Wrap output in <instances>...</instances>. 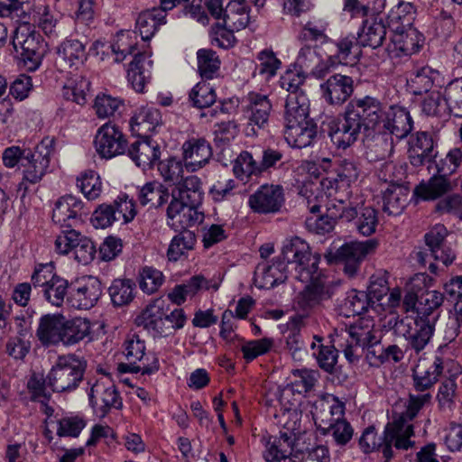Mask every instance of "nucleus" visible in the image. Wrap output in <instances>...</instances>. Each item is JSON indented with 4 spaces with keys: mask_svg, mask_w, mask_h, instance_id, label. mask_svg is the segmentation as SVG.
<instances>
[{
    "mask_svg": "<svg viewBox=\"0 0 462 462\" xmlns=\"http://www.w3.org/2000/svg\"><path fill=\"white\" fill-rule=\"evenodd\" d=\"M167 215V223L175 231L187 230L188 227L198 226L204 220V213L200 210V206L183 205L176 216Z\"/></svg>",
    "mask_w": 462,
    "mask_h": 462,
    "instance_id": "nucleus-41",
    "label": "nucleus"
},
{
    "mask_svg": "<svg viewBox=\"0 0 462 462\" xmlns=\"http://www.w3.org/2000/svg\"><path fill=\"white\" fill-rule=\"evenodd\" d=\"M354 221L356 231L364 236H369L376 231L379 222L378 213L372 207L356 209V217Z\"/></svg>",
    "mask_w": 462,
    "mask_h": 462,
    "instance_id": "nucleus-51",
    "label": "nucleus"
},
{
    "mask_svg": "<svg viewBox=\"0 0 462 462\" xmlns=\"http://www.w3.org/2000/svg\"><path fill=\"white\" fill-rule=\"evenodd\" d=\"M198 68L203 79H213L220 66V60L216 51L209 49H201L197 52Z\"/></svg>",
    "mask_w": 462,
    "mask_h": 462,
    "instance_id": "nucleus-56",
    "label": "nucleus"
},
{
    "mask_svg": "<svg viewBox=\"0 0 462 462\" xmlns=\"http://www.w3.org/2000/svg\"><path fill=\"white\" fill-rule=\"evenodd\" d=\"M444 369V361L435 356L432 362L426 359L420 360L412 370L413 386L418 392H425L431 388L438 381Z\"/></svg>",
    "mask_w": 462,
    "mask_h": 462,
    "instance_id": "nucleus-23",
    "label": "nucleus"
},
{
    "mask_svg": "<svg viewBox=\"0 0 462 462\" xmlns=\"http://www.w3.org/2000/svg\"><path fill=\"white\" fill-rule=\"evenodd\" d=\"M102 294L101 282L97 278L89 276L77 288L71 290L67 301L79 310H88L96 305Z\"/></svg>",
    "mask_w": 462,
    "mask_h": 462,
    "instance_id": "nucleus-21",
    "label": "nucleus"
},
{
    "mask_svg": "<svg viewBox=\"0 0 462 462\" xmlns=\"http://www.w3.org/2000/svg\"><path fill=\"white\" fill-rule=\"evenodd\" d=\"M47 377L43 374L33 373L27 382V389L31 399L42 404H46L51 399V393L47 389Z\"/></svg>",
    "mask_w": 462,
    "mask_h": 462,
    "instance_id": "nucleus-58",
    "label": "nucleus"
},
{
    "mask_svg": "<svg viewBox=\"0 0 462 462\" xmlns=\"http://www.w3.org/2000/svg\"><path fill=\"white\" fill-rule=\"evenodd\" d=\"M437 320L436 317H428V319L417 318L415 320V329L408 331L405 334L409 346L417 353L424 349L430 342L434 332V326Z\"/></svg>",
    "mask_w": 462,
    "mask_h": 462,
    "instance_id": "nucleus-37",
    "label": "nucleus"
},
{
    "mask_svg": "<svg viewBox=\"0 0 462 462\" xmlns=\"http://www.w3.org/2000/svg\"><path fill=\"white\" fill-rule=\"evenodd\" d=\"M448 234V229L441 224L434 226L425 234L424 239L428 248L414 252V259L420 266H426L429 257L441 262L445 266L453 263L456 259V253L445 243Z\"/></svg>",
    "mask_w": 462,
    "mask_h": 462,
    "instance_id": "nucleus-8",
    "label": "nucleus"
},
{
    "mask_svg": "<svg viewBox=\"0 0 462 462\" xmlns=\"http://www.w3.org/2000/svg\"><path fill=\"white\" fill-rule=\"evenodd\" d=\"M246 99L245 112L248 115V125L256 126L258 129H266L269 125V118L273 110V104L268 96L257 92H250ZM251 130L255 134L254 128L252 127Z\"/></svg>",
    "mask_w": 462,
    "mask_h": 462,
    "instance_id": "nucleus-20",
    "label": "nucleus"
},
{
    "mask_svg": "<svg viewBox=\"0 0 462 462\" xmlns=\"http://www.w3.org/2000/svg\"><path fill=\"white\" fill-rule=\"evenodd\" d=\"M196 244L195 234L189 230L180 231L175 236L168 247L167 256L170 261H178L187 251L192 250Z\"/></svg>",
    "mask_w": 462,
    "mask_h": 462,
    "instance_id": "nucleus-47",
    "label": "nucleus"
},
{
    "mask_svg": "<svg viewBox=\"0 0 462 462\" xmlns=\"http://www.w3.org/2000/svg\"><path fill=\"white\" fill-rule=\"evenodd\" d=\"M89 402L93 407L102 403V411L106 413L110 408L119 409L122 402L116 386L109 381H97L90 388Z\"/></svg>",
    "mask_w": 462,
    "mask_h": 462,
    "instance_id": "nucleus-30",
    "label": "nucleus"
},
{
    "mask_svg": "<svg viewBox=\"0 0 462 462\" xmlns=\"http://www.w3.org/2000/svg\"><path fill=\"white\" fill-rule=\"evenodd\" d=\"M134 286L131 280H115L108 289L114 306L122 307L129 304L134 300Z\"/></svg>",
    "mask_w": 462,
    "mask_h": 462,
    "instance_id": "nucleus-49",
    "label": "nucleus"
},
{
    "mask_svg": "<svg viewBox=\"0 0 462 462\" xmlns=\"http://www.w3.org/2000/svg\"><path fill=\"white\" fill-rule=\"evenodd\" d=\"M87 59L85 45L78 40H66L57 51V60L64 67H78Z\"/></svg>",
    "mask_w": 462,
    "mask_h": 462,
    "instance_id": "nucleus-39",
    "label": "nucleus"
},
{
    "mask_svg": "<svg viewBox=\"0 0 462 462\" xmlns=\"http://www.w3.org/2000/svg\"><path fill=\"white\" fill-rule=\"evenodd\" d=\"M434 143L425 132L418 133L409 149V159L411 165L420 167L435 157L433 154Z\"/></svg>",
    "mask_w": 462,
    "mask_h": 462,
    "instance_id": "nucleus-38",
    "label": "nucleus"
},
{
    "mask_svg": "<svg viewBox=\"0 0 462 462\" xmlns=\"http://www.w3.org/2000/svg\"><path fill=\"white\" fill-rule=\"evenodd\" d=\"M166 23V14L160 8L142 12L136 19V28L143 41H149L158 27Z\"/></svg>",
    "mask_w": 462,
    "mask_h": 462,
    "instance_id": "nucleus-40",
    "label": "nucleus"
},
{
    "mask_svg": "<svg viewBox=\"0 0 462 462\" xmlns=\"http://www.w3.org/2000/svg\"><path fill=\"white\" fill-rule=\"evenodd\" d=\"M369 303L365 291L351 290L341 304V311L346 317L361 315L368 310Z\"/></svg>",
    "mask_w": 462,
    "mask_h": 462,
    "instance_id": "nucleus-48",
    "label": "nucleus"
},
{
    "mask_svg": "<svg viewBox=\"0 0 462 462\" xmlns=\"http://www.w3.org/2000/svg\"><path fill=\"white\" fill-rule=\"evenodd\" d=\"M122 105L123 102L119 98L102 95L96 97L94 109L98 118L105 119L115 116Z\"/></svg>",
    "mask_w": 462,
    "mask_h": 462,
    "instance_id": "nucleus-64",
    "label": "nucleus"
},
{
    "mask_svg": "<svg viewBox=\"0 0 462 462\" xmlns=\"http://www.w3.org/2000/svg\"><path fill=\"white\" fill-rule=\"evenodd\" d=\"M128 155L138 167L147 170L152 168L160 160L161 147L156 142L146 137L133 143L128 149Z\"/></svg>",
    "mask_w": 462,
    "mask_h": 462,
    "instance_id": "nucleus-28",
    "label": "nucleus"
},
{
    "mask_svg": "<svg viewBox=\"0 0 462 462\" xmlns=\"http://www.w3.org/2000/svg\"><path fill=\"white\" fill-rule=\"evenodd\" d=\"M69 282L57 276L52 282L46 285L42 290L45 300L51 305L60 307L68 295Z\"/></svg>",
    "mask_w": 462,
    "mask_h": 462,
    "instance_id": "nucleus-55",
    "label": "nucleus"
},
{
    "mask_svg": "<svg viewBox=\"0 0 462 462\" xmlns=\"http://www.w3.org/2000/svg\"><path fill=\"white\" fill-rule=\"evenodd\" d=\"M158 171L165 181L172 182L174 186L183 179V166L175 158L158 161Z\"/></svg>",
    "mask_w": 462,
    "mask_h": 462,
    "instance_id": "nucleus-63",
    "label": "nucleus"
},
{
    "mask_svg": "<svg viewBox=\"0 0 462 462\" xmlns=\"http://www.w3.org/2000/svg\"><path fill=\"white\" fill-rule=\"evenodd\" d=\"M327 214L335 221L342 219L350 222L356 217V206H354L349 198L344 199L336 197L330 199L327 208Z\"/></svg>",
    "mask_w": 462,
    "mask_h": 462,
    "instance_id": "nucleus-53",
    "label": "nucleus"
},
{
    "mask_svg": "<svg viewBox=\"0 0 462 462\" xmlns=\"http://www.w3.org/2000/svg\"><path fill=\"white\" fill-rule=\"evenodd\" d=\"M171 193L169 189L159 181H150L139 190L138 199L143 206L160 208L169 201Z\"/></svg>",
    "mask_w": 462,
    "mask_h": 462,
    "instance_id": "nucleus-43",
    "label": "nucleus"
},
{
    "mask_svg": "<svg viewBox=\"0 0 462 462\" xmlns=\"http://www.w3.org/2000/svg\"><path fill=\"white\" fill-rule=\"evenodd\" d=\"M394 166L392 163H384L378 172V177L385 182H389L387 188L383 191V209L389 215L397 216L402 213L407 205L408 191L398 184L393 183V179L387 177L383 171H392Z\"/></svg>",
    "mask_w": 462,
    "mask_h": 462,
    "instance_id": "nucleus-18",
    "label": "nucleus"
},
{
    "mask_svg": "<svg viewBox=\"0 0 462 462\" xmlns=\"http://www.w3.org/2000/svg\"><path fill=\"white\" fill-rule=\"evenodd\" d=\"M124 355L127 360L125 364L119 365V371L122 373H142L143 374H151L159 370V361L153 357L151 364H146L143 360L145 356V343L138 336L133 335L128 337L124 344Z\"/></svg>",
    "mask_w": 462,
    "mask_h": 462,
    "instance_id": "nucleus-12",
    "label": "nucleus"
},
{
    "mask_svg": "<svg viewBox=\"0 0 462 462\" xmlns=\"http://www.w3.org/2000/svg\"><path fill=\"white\" fill-rule=\"evenodd\" d=\"M456 395L457 383L455 378L444 380L439 388L437 395L439 409L444 411H450L455 405Z\"/></svg>",
    "mask_w": 462,
    "mask_h": 462,
    "instance_id": "nucleus-61",
    "label": "nucleus"
},
{
    "mask_svg": "<svg viewBox=\"0 0 462 462\" xmlns=\"http://www.w3.org/2000/svg\"><path fill=\"white\" fill-rule=\"evenodd\" d=\"M86 366L74 354L59 356L47 375L48 386L57 393L74 391L83 380Z\"/></svg>",
    "mask_w": 462,
    "mask_h": 462,
    "instance_id": "nucleus-3",
    "label": "nucleus"
},
{
    "mask_svg": "<svg viewBox=\"0 0 462 462\" xmlns=\"http://www.w3.org/2000/svg\"><path fill=\"white\" fill-rule=\"evenodd\" d=\"M323 97L331 105H340L346 101L354 91L351 77L340 73L330 76L320 86Z\"/></svg>",
    "mask_w": 462,
    "mask_h": 462,
    "instance_id": "nucleus-24",
    "label": "nucleus"
},
{
    "mask_svg": "<svg viewBox=\"0 0 462 462\" xmlns=\"http://www.w3.org/2000/svg\"><path fill=\"white\" fill-rule=\"evenodd\" d=\"M162 123V116L157 108L152 106L141 107L131 118L130 125L134 134L146 136L153 132Z\"/></svg>",
    "mask_w": 462,
    "mask_h": 462,
    "instance_id": "nucleus-36",
    "label": "nucleus"
},
{
    "mask_svg": "<svg viewBox=\"0 0 462 462\" xmlns=\"http://www.w3.org/2000/svg\"><path fill=\"white\" fill-rule=\"evenodd\" d=\"M12 44L27 70H36L46 52V44L42 36L29 23L19 25L12 37Z\"/></svg>",
    "mask_w": 462,
    "mask_h": 462,
    "instance_id": "nucleus-5",
    "label": "nucleus"
},
{
    "mask_svg": "<svg viewBox=\"0 0 462 462\" xmlns=\"http://www.w3.org/2000/svg\"><path fill=\"white\" fill-rule=\"evenodd\" d=\"M308 282L309 284L299 293L296 300L298 308L304 311L313 309L331 297L329 288L319 277V272Z\"/></svg>",
    "mask_w": 462,
    "mask_h": 462,
    "instance_id": "nucleus-26",
    "label": "nucleus"
},
{
    "mask_svg": "<svg viewBox=\"0 0 462 462\" xmlns=\"http://www.w3.org/2000/svg\"><path fill=\"white\" fill-rule=\"evenodd\" d=\"M285 265L282 261L269 264L259 263L254 272V282L259 288L271 289L286 281Z\"/></svg>",
    "mask_w": 462,
    "mask_h": 462,
    "instance_id": "nucleus-32",
    "label": "nucleus"
},
{
    "mask_svg": "<svg viewBox=\"0 0 462 462\" xmlns=\"http://www.w3.org/2000/svg\"><path fill=\"white\" fill-rule=\"evenodd\" d=\"M203 195L199 178L194 175L183 178L171 190L167 213L174 217L183 208V205L201 206Z\"/></svg>",
    "mask_w": 462,
    "mask_h": 462,
    "instance_id": "nucleus-11",
    "label": "nucleus"
},
{
    "mask_svg": "<svg viewBox=\"0 0 462 462\" xmlns=\"http://www.w3.org/2000/svg\"><path fill=\"white\" fill-rule=\"evenodd\" d=\"M65 318L61 314H46L40 319L36 337L43 346L62 343Z\"/></svg>",
    "mask_w": 462,
    "mask_h": 462,
    "instance_id": "nucleus-25",
    "label": "nucleus"
},
{
    "mask_svg": "<svg viewBox=\"0 0 462 462\" xmlns=\"http://www.w3.org/2000/svg\"><path fill=\"white\" fill-rule=\"evenodd\" d=\"M89 214L83 201L72 195L60 197L54 205L52 220L60 227L69 228L83 222V217Z\"/></svg>",
    "mask_w": 462,
    "mask_h": 462,
    "instance_id": "nucleus-14",
    "label": "nucleus"
},
{
    "mask_svg": "<svg viewBox=\"0 0 462 462\" xmlns=\"http://www.w3.org/2000/svg\"><path fill=\"white\" fill-rule=\"evenodd\" d=\"M152 60L144 52L134 54L127 69V79L136 92H143L152 79Z\"/></svg>",
    "mask_w": 462,
    "mask_h": 462,
    "instance_id": "nucleus-29",
    "label": "nucleus"
},
{
    "mask_svg": "<svg viewBox=\"0 0 462 462\" xmlns=\"http://www.w3.org/2000/svg\"><path fill=\"white\" fill-rule=\"evenodd\" d=\"M89 334L90 323L88 319L80 317L73 319L65 318L61 344L66 346H74Z\"/></svg>",
    "mask_w": 462,
    "mask_h": 462,
    "instance_id": "nucleus-44",
    "label": "nucleus"
},
{
    "mask_svg": "<svg viewBox=\"0 0 462 462\" xmlns=\"http://www.w3.org/2000/svg\"><path fill=\"white\" fill-rule=\"evenodd\" d=\"M233 171L237 178L244 180L253 174L261 173L262 170L260 164L255 162L252 154L247 151H244L235 160Z\"/></svg>",
    "mask_w": 462,
    "mask_h": 462,
    "instance_id": "nucleus-57",
    "label": "nucleus"
},
{
    "mask_svg": "<svg viewBox=\"0 0 462 462\" xmlns=\"http://www.w3.org/2000/svg\"><path fill=\"white\" fill-rule=\"evenodd\" d=\"M310 101L306 94H288L285 101L284 126L309 119Z\"/></svg>",
    "mask_w": 462,
    "mask_h": 462,
    "instance_id": "nucleus-35",
    "label": "nucleus"
},
{
    "mask_svg": "<svg viewBox=\"0 0 462 462\" xmlns=\"http://www.w3.org/2000/svg\"><path fill=\"white\" fill-rule=\"evenodd\" d=\"M421 110L427 116L446 119L451 109L447 98L439 90L430 91L421 103Z\"/></svg>",
    "mask_w": 462,
    "mask_h": 462,
    "instance_id": "nucleus-46",
    "label": "nucleus"
},
{
    "mask_svg": "<svg viewBox=\"0 0 462 462\" xmlns=\"http://www.w3.org/2000/svg\"><path fill=\"white\" fill-rule=\"evenodd\" d=\"M457 186L456 180H452L448 176L437 171L428 181H422L415 187L414 195L424 200H435L452 191Z\"/></svg>",
    "mask_w": 462,
    "mask_h": 462,
    "instance_id": "nucleus-27",
    "label": "nucleus"
},
{
    "mask_svg": "<svg viewBox=\"0 0 462 462\" xmlns=\"http://www.w3.org/2000/svg\"><path fill=\"white\" fill-rule=\"evenodd\" d=\"M312 415L320 433L328 435L329 428L345 419V403L328 394L316 402Z\"/></svg>",
    "mask_w": 462,
    "mask_h": 462,
    "instance_id": "nucleus-15",
    "label": "nucleus"
},
{
    "mask_svg": "<svg viewBox=\"0 0 462 462\" xmlns=\"http://www.w3.org/2000/svg\"><path fill=\"white\" fill-rule=\"evenodd\" d=\"M362 129L361 119L349 102L344 114L328 123L327 131L333 144L345 150L357 141Z\"/></svg>",
    "mask_w": 462,
    "mask_h": 462,
    "instance_id": "nucleus-6",
    "label": "nucleus"
},
{
    "mask_svg": "<svg viewBox=\"0 0 462 462\" xmlns=\"http://www.w3.org/2000/svg\"><path fill=\"white\" fill-rule=\"evenodd\" d=\"M357 35L360 46L376 49L385 40L386 26L382 18L366 19L363 22V26Z\"/></svg>",
    "mask_w": 462,
    "mask_h": 462,
    "instance_id": "nucleus-34",
    "label": "nucleus"
},
{
    "mask_svg": "<svg viewBox=\"0 0 462 462\" xmlns=\"http://www.w3.org/2000/svg\"><path fill=\"white\" fill-rule=\"evenodd\" d=\"M381 134L394 135L398 140L403 139L412 131L413 121L410 112L403 106L391 105L388 106Z\"/></svg>",
    "mask_w": 462,
    "mask_h": 462,
    "instance_id": "nucleus-22",
    "label": "nucleus"
},
{
    "mask_svg": "<svg viewBox=\"0 0 462 462\" xmlns=\"http://www.w3.org/2000/svg\"><path fill=\"white\" fill-rule=\"evenodd\" d=\"M310 347L319 366L328 374H332L337 363L338 351L332 345H324L323 337L314 336Z\"/></svg>",
    "mask_w": 462,
    "mask_h": 462,
    "instance_id": "nucleus-42",
    "label": "nucleus"
},
{
    "mask_svg": "<svg viewBox=\"0 0 462 462\" xmlns=\"http://www.w3.org/2000/svg\"><path fill=\"white\" fill-rule=\"evenodd\" d=\"M291 448L287 443L275 439L273 437L269 439L266 444V449L263 457L266 462H281L291 459Z\"/></svg>",
    "mask_w": 462,
    "mask_h": 462,
    "instance_id": "nucleus-62",
    "label": "nucleus"
},
{
    "mask_svg": "<svg viewBox=\"0 0 462 462\" xmlns=\"http://www.w3.org/2000/svg\"><path fill=\"white\" fill-rule=\"evenodd\" d=\"M249 9L245 0H231L224 11L222 23L218 25L228 30L240 31L249 23Z\"/></svg>",
    "mask_w": 462,
    "mask_h": 462,
    "instance_id": "nucleus-33",
    "label": "nucleus"
},
{
    "mask_svg": "<svg viewBox=\"0 0 462 462\" xmlns=\"http://www.w3.org/2000/svg\"><path fill=\"white\" fill-rule=\"evenodd\" d=\"M439 78V72L425 66L417 69L408 80V88L413 95L428 94Z\"/></svg>",
    "mask_w": 462,
    "mask_h": 462,
    "instance_id": "nucleus-45",
    "label": "nucleus"
},
{
    "mask_svg": "<svg viewBox=\"0 0 462 462\" xmlns=\"http://www.w3.org/2000/svg\"><path fill=\"white\" fill-rule=\"evenodd\" d=\"M77 186L88 200L97 199L102 192L99 175L94 171H86L77 179Z\"/></svg>",
    "mask_w": 462,
    "mask_h": 462,
    "instance_id": "nucleus-54",
    "label": "nucleus"
},
{
    "mask_svg": "<svg viewBox=\"0 0 462 462\" xmlns=\"http://www.w3.org/2000/svg\"><path fill=\"white\" fill-rule=\"evenodd\" d=\"M52 152L53 140L48 137L42 139L32 151L27 150L22 162L23 178L19 184V189L23 188V195L27 190L26 182L36 184L46 174Z\"/></svg>",
    "mask_w": 462,
    "mask_h": 462,
    "instance_id": "nucleus-7",
    "label": "nucleus"
},
{
    "mask_svg": "<svg viewBox=\"0 0 462 462\" xmlns=\"http://www.w3.org/2000/svg\"><path fill=\"white\" fill-rule=\"evenodd\" d=\"M216 92L206 82H199L190 91L189 99L198 108L209 107L216 102Z\"/></svg>",
    "mask_w": 462,
    "mask_h": 462,
    "instance_id": "nucleus-59",
    "label": "nucleus"
},
{
    "mask_svg": "<svg viewBox=\"0 0 462 462\" xmlns=\"http://www.w3.org/2000/svg\"><path fill=\"white\" fill-rule=\"evenodd\" d=\"M356 113L358 114L364 129H373L382 132L383 124L388 114V106L375 97L365 96L362 98H354L351 101Z\"/></svg>",
    "mask_w": 462,
    "mask_h": 462,
    "instance_id": "nucleus-16",
    "label": "nucleus"
},
{
    "mask_svg": "<svg viewBox=\"0 0 462 462\" xmlns=\"http://www.w3.org/2000/svg\"><path fill=\"white\" fill-rule=\"evenodd\" d=\"M282 254L283 261L295 265V279L300 282H309L319 271V255L313 254L309 244L299 236L285 241Z\"/></svg>",
    "mask_w": 462,
    "mask_h": 462,
    "instance_id": "nucleus-4",
    "label": "nucleus"
},
{
    "mask_svg": "<svg viewBox=\"0 0 462 462\" xmlns=\"http://www.w3.org/2000/svg\"><path fill=\"white\" fill-rule=\"evenodd\" d=\"M183 160L189 171L203 168L210 161L213 152L210 143L204 138H190L182 144Z\"/></svg>",
    "mask_w": 462,
    "mask_h": 462,
    "instance_id": "nucleus-19",
    "label": "nucleus"
},
{
    "mask_svg": "<svg viewBox=\"0 0 462 462\" xmlns=\"http://www.w3.org/2000/svg\"><path fill=\"white\" fill-rule=\"evenodd\" d=\"M346 334L352 338V342H355L356 346L363 348H366L372 344L380 343L382 338L380 333L371 328L368 324L362 326L356 323L349 327Z\"/></svg>",
    "mask_w": 462,
    "mask_h": 462,
    "instance_id": "nucleus-50",
    "label": "nucleus"
},
{
    "mask_svg": "<svg viewBox=\"0 0 462 462\" xmlns=\"http://www.w3.org/2000/svg\"><path fill=\"white\" fill-rule=\"evenodd\" d=\"M284 192L280 185H262L249 197V206L260 214L277 213L284 204Z\"/></svg>",
    "mask_w": 462,
    "mask_h": 462,
    "instance_id": "nucleus-17",
    "label": "nucleus"
},
{
    "mask_svg": "<svg viewBox=\"0 0 462 462\" xmlns=\"http://www.w3.org/2000/svg\"><path fill=\"white\" fill-rule=\"evenodd\" d=\"M94 145L100 157L111 159L125 152L127 140L120 127L107 122L97 129Z\"/></svg>",
    "mask_w": 462,
    "mask_h": 462,
    "instance_id": "nucleus-13",
    "label": "nucleus"
},
{
    "mask_svg": "<svg viewBox=\"0 0 462 462\" xmlns=\"http://www.w3.org/2000/svg\"><path fill=\"white\" fill-rule=\"evenodd\" d=\"M431 394L424 393L421 394H410L405 412L395 418L385 426V441L383 447V457L389 462L394 456L393 446L396 449L407 450L412 447L413 442L410 439L413 436V425L411 421L417 416L422 407L430 403Z\"/></svg>",
    "mask_w": 462,
    "mask_h": 462,
    "instance_id": "nucleus-1",
    "label": "nucleus"
},
{
    "mask_svg": "<svg viewBox=\"0 0 462 462\" xmlns=\"http://www.w3.org/2000/svg\"><path fill=\"white\" fill-rule=\"evenodd\" d=\"M60 15L47 5H40L37 7L35 22L42 32L51 37L57 36L60 31Z\"/></svg>",
    "mask_w": 462,
    "mask_h": 462,
    "instance_id": "nucleus-52",
    "label": "nucleus"
},
{
    "mask_svg": "<svg viewBox=\"0 0 462 462\" xmlns=\"http://www.w3.org/2000/svg\"><path fill=\"white\" fill-rule=\"evenodd\" d=\"M359 44L358 37L353 34H348L345 37L338 39L336 42L337 53L335 58L339 63L348 64L356 60V55L354 53V49Z\"/></svg>",
    "mask_w": 462,
    "mask_h": 462,
    "instance_id": "nucleus-60",
    "label": "nucleus"
},
{
    "mask_svg": "<svg viewBox=\"0 0 462 462\" xmlns=\"http://www.w3.org/2000/svg\"><path fill=\"white\" fill-rule=\"evenodd\" d=\"M316 137L317 125L311 120L284 126V138L293 148L308 147L313 143Z\"/></svg>",
    "mask_w": 462,
    "mask_h": 462,
    "instance_id": "nucleus-31",
    "label": "nucleus"
},
{
    "mask_svg": "<svg viewBox=\"0 0 462 462\" xmlns=\"http://www.w3.org/2000/svg\"><path fill=\"white\" fill-rule=\"evenodd\" d=\"M377 246L374 239L365 242H350L342 245L335 253L329 252L326 257L328 262H335L343 265V271L348 277L357 273L361 263L367 254L373 253Z\"/></svg>",
    "mask_w": 462,
    "mask_h": 462,
    "instance_id": "nucleus-9",
    "label": "nucleus"
},
{
    "mask_svg": "<svg viewBox=\"0 0 462 462\" xmlns=\"http://www.w3.org/2000/svg\"><path fill=\"white\" fill-rule=\"evenodd\" d=\"M187 317L182 309H175L170 313L162 299L152 301L137 318L142 326L153 338L173 336L175 331L184 327Z\"/></svg>",
    "mask_w": 462,
    "mask_h": 462,
    "instance_id": "nucleus-2",
    "label": "nucleus"
},
{
    "mask_svg": "<svg viewBox=\"0 0 462 462\" xmlns=\"http://www.w3.org/2000/svg\"><path fill=\"white\" fill-rule=\"evenodd\" d=\"M404 19L406 23L390 26L393 35L386 50L392 58L412 55L419 51L422 42V35L411 26V19Z\"/></svg>",
    "mask_w": 462,
    "mask_h": 462,
    "instance_id": "nucleus-10",
    "label": "nucleus"
}]
</instances>
